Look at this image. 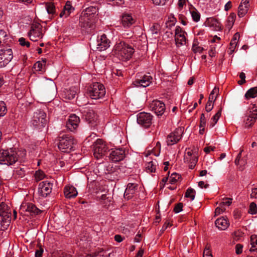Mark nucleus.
Returning a JSON list of instances; mask_svg holds the SVG:
<instances>
[{"mask_svg":"<svg viewBox=\"0 0 257 257\" xmlns=\"http://www.w3.org/2000/svg\"><path fill=\"white\" fill-rule=\"evenodd\" d=\"M13 57V52L11 48H6L0 50V67L6 66L12 60Z\"/></svg>","mask_w":257,"mask_h":257,"instance_id":"8","label":"nucleus"},{"mask_svg":"<svg viewBox=\"0 0 257 257\" xmlns=\"http://www.w3.org/2000/svg\"><path fill=\"white\" fill-rule=\"evenodd\" d=\"M206 25L213 28L215 31H219L221 29V25L220 23L216 19L210 18L207 19L206 22Z\"/></svg>","mask_w":257,"mask_h":257,"instance_id":"25","label":"nucleus"},{"mask_svg":"<svg viewBox=\"0 0 257 257\" xmlns=\"http://www.w3.org/2000/svg\"><path fill=\"white\" fill-rule=\"evenodd\" d=\"M179 34L183 35L184 33L182 32L181 28L179 26H177L175 29V37L177 35H179Z\"/></svg>","mask_w":257,"mask_h":257,"instance_id":"60","label":"nucleus"},{"mask_svg":"<svg viewBox=\"0 0 257 257\" xmlns=\"http://www.w3.org/2000/svg\"><path fill=\"white\" fill-rule=\"evenodd\" d=\"M79 122L80 119L78 116L75 114H71L66 123V127L72 132L78 127Z\"/></svg>","mask_w":257,"mask_h":257,"instance_id":"19","label":"nucleus"},{"mask_svg":"<svg viewBox=\"0 0 257 257\" xmlns=\"http://www.w3.org/2000/svg\"><path fill=\"white\" fill-rule=\"evenodd\" d=\"M160 149H161V144L159 142H158L156 144V146L155 148V150L152 152V153H153L155 156H159V155L160 154Z\"/></svg>","mask_w":257,"mask_h":257,"instance_id":"48","label":"nucleus"},{"mask_svg":"<svg viewBox=\"0 0 257 257\" xmlns=\"http://www.w3.org/2000/svg\"><path fill=\"white\" fill-rule=\"evenodd\" d=\"M20 211L28 212L30 215H37L38 214L41 210L39 209L36 206L31 203H23L20 206Z\"/></svg>","mask_w":257,"mask_h":257,"instance_id":"14","label":"nucleus"},{"mask_svg":"<svg viewBox=\"0 0 257 257\" xmlns=\"http://www.w3.org/2000/svg\"><path fill=\"white\" fill-rule=\"evenodd\" d=\"M64 193L66 198H71L76 197L78 192L74 187L68 185L64 188Z\"/></svg>","mask_w":257,"mask_h":257,"instance_id":"24","label":"nucleus"},{"mask_svg":"<svg viewBox=\"0 0 257 257\" xmlns=\"http://www.w3.org/2000/svg\"><path fill=\"white\" fill-rule=\"evenodd\" d=\"M43 66V64L41 62L38 61L34 64V68L36 71H42Z\"/></svg>","mask_w":257,"mask_h":257,"instance_id":"52","label":"nucleus"},{"mask_svg":"<svg viewBox=\"0 0 257 257\" xmlns=\"http://www.w3.org/2000/svg\"><path fill=\"white\" fill-rule=\"evenodd\" d=\"M232 199L230 198H223L222 201L220 202V204L223 207L224 205L229 206L232 203Z\"/></svg>","mask_w":257,"mask_h":257,"instance_id":"45","label":"nucleus"},{"mask_svg":"<svg viewBox=\"0 0 257 257\" xmlns=\"http://www.w3.org/2000/svg\"><path fill=\"white\" fill-rule=\"evenodd\" d=\"M135 22V20L133 18L130 14H124L122 16L121 23L125 28H128Z\"/></svg>","mask_w":257,"mask_h":257,"instance_id":"23","label":"nucleus"},{"mask_svg":"<svg viewBox=\"0 0 257 257\" xmlns=\"http://www.w3.org/2000/svg\"><path fill=\"white\" fill-rule=\"evenodd\" d=\"M74 10V8L71 6V2L67 1L63 8L62 11L60 14V17L62 18L64 16L65 18H67Z\"/></svg>","mask_w":257,"mask_h":257,"instance_id":"26","label":"nucleus"},{"mask_svg":"<svg viewBox=\"0 0 257 257\" xmlns=\"http://www.w3.org/2000/svg\"><path fill=\"white\" fill-rule=\"evenodd\" d=\"M220 115L221 112L219 111L212 117L211 118V121L210 124V125L211 127H213L217 123Z\"/></svg>","mask_w":257,"mask_h":257,"instance_id":"38","label":"nucleus"},{"mask_svg":"<svg viewBox=\"0 0 257 257\" xmlns=\"http://www.w3.org/2000/svg\"><path fill=\"white\" fill-rule=\"evenodd\" d=\"M82 117L86 121L91 125L95 124L97 120V115L93 110H84L82 112Z\"/></svg>","mask_w":257,"mask_h":257,"instance_id":"16","label":"nucleus"},{"mask_svg":"<svg viewBox=\"0 0 257 257\" xmlns=\"http://www.w3.org/2000/svg\"><path fill=\"white\" fill-rule=\"evenodd\" d=\"M52 184L47 181H43L39 184L38 194L42 197H46L52 191Z\"/></svg>","mask_w":257,"mask_h":257,"instance_id":"13","label":"nucleus"},{"mask_svg":"<svg viewBox=\"0 0 257 257\" xmlns=\"http://www.w3.org/2000/svg\"><path fill=\"white\" fill-rule=\"evenodd\" d=\"M97 42V49L99 51H104L109 47L110 42L104 34L101 36Z\"/></svg>","mask_w":257,"mask_h":257,"instance_id":"21","label":"nucleus"},{"mask_svg":"<svg viewBox=\"0 0 257 257\" xmlns=\"http://www.w3.org/2000/svg\"><path fill=\"white\" fill-rule=\"evenodd\" d=\"M249 212L252 214H255L257 213V206L254 202L250 204Z\"/></svg>","mask_w":257,"mask_h":257,"instance_id":"41","label":"nucleus"},{"mask_svg":"<svg viewBox=\"0 0 257 257\" xmlns=\"http://www.w3.org/2000/svg\"><path fill=\"white\" fill-rule=\"evenodd\" d=\"M75 144V141L72 136L63 135L59 138L58 147L61 151L69 153L73 150Z\"/></svg>","mask_w":257,"mask_h":257,"instance_id":"4","label":"nucleus"},{"mask_svg":"<svg viewBox=\"0 0 257 257\" xmlns=\"http://www.w3.org/2000/svg\"><path fill=\"white\" fill-rule=\"evenodd\" d=\"M175 21V19L173 18L172 19L166 23V27L168 28H171L172 26H174Z\"/></svg>","mask_w":257,"mask_h":257,"instance_id":"53","label":"nucleus"},{"mask_svg":"<svg viewBox=\"0 0 257 257\" xmlns=\"http://www.w3.org/2000/svg\"><path fill=\"white\" fill-rule=\"evenodd\" d=\"M243 245L241 244H237L235 245V252L237 254H240L242 252Z\"/></svg>","mask_w":257,"mask_h":257,"instance_id":"54","label":"nucleus"},{"mask_svg":"<svg viewBox=\"0 0 257 257\" xmlns=\"http://www.w3.org/2000/svg\"><path fill=\"white\" fill-rule=\"evenodd\" d=\"M214 149H215V147H214L209 146V147H205L204 149V151L206 153H209L211 151H213L214 150Z\"/></svg>","mask_w":257,"mask_h":257,"instance_id":"63","label":"nucleus"},{"mask_svg":"<svg viewBox=\"0 0 257 257\" xmlns=\"http://www.w3.org/2000/svg\"><path fill=\"white\" fill-rule=\"evenodd\" d=\"M237 43V41H234V40H231V42L230 43V47L229 48L230 49L231 51H232V52L234 51V50L236 46Z\"/></svg>","mask_w":257,"mask_h":257,"instance_id":"58","label":"nucleus"},{"mask_svg":"<svg viewBox=\"0 0 257 257\" xmlns=\"http://www.w3.org/2000/svg\"><path fill=\"white\" fill-rule=\"evenodd\" d=\"M182 207L183 205L182 203L178 204L174 209V212L176 213L180 212L182 210Z\"/></svg>","mask_w":257,"mask_h":257,"instance_id":"56","label":"nucleus"},{"mask_svg":"<svg viewBox=\"0 0 257 257\" xmlns=\"http://www.w3.org/2000/svg\"><path fill=\"white\" fill-rule=\"evenodd\" d=\"M88 91L92 96H104L105 89L104 86L98 82H95L91 85L88 88Z\"/></svg>","mask_w":257,"mask_h":257,"instance_id":"7","label":"nucleus"},{"mask_svg":"<svg viewBox=\"0 0 257 257\" xmlns=\"http://www.w3.org/2000/svg\"><path fill=\"white\" fill-rule=\"evenodd\" d=\"M7 208V205L4 202H2L0 203V216L3 215L4 213L6 211Z\"/></svg>","mask_w":257,"mask_h":257,"instance_id":"49","label":"nucleus"},{"mask_svg":"<svg viewBox=\"0 0 257 257\" xmlns=\"http://www.w3.org/2000/svg\"><path fill=\"white\" fill-rule=\"evenodd\" d=\"M215 100L214 97H209V100L206 105V110L207 112L210 111L213 107V103Z\"/></svg>","mask_w":257,"mask_h":257,"instance_id":"36","label":"nucleus"},{"mask_svg":"<svg viewBox=\"0 0 257 257\" xmlns=\"http://www.w3.org/2000/svg\"><path fill=\"white\" fill-rule=\"evenodd\" d=\"M152 76L150 75H144L142 79L135 80L133 84L137 87L142 86L146 87L150 85L152 83Z\"/></svg>","mask_w":257,"mask_h":257,"instance_id":"20","label":"nucleus"},{"mask_svg":"<svg viewBox=\"0 0 257 257\" xmlns=\"http://www.w3.org/2000/svg\"><path fill=\"white\" fill-rule=\"evenodd\" d=\"M190 13L191 14V16L194 21L197 22L200 20V15L195 8H193L190 11Z\"/></svg>","mask_w":257,"mask_h":257,"instance_id":"32","label":"nucleus"},{"mask_svg":"<svg viewBox=\"0 0 257 257\" xmlns=\"http://www.w3.org/2000/svg\"><path fill=\"white\" fill-rule=\"evenodd\" d=\"M225 210V207L221 205V204L219 203V206L217 207L215 210V215H218L223 212Z\"/></svg>","mask_w":257,"mask_h":257,"instance_id":"47","label":"nucleus"},{"mask_svg":"<svg viewBox=\"0 0 257 257\" xmlns=\"http://www.w3.org/2000/svg\"><path fill=\"white\" fill-rule=\"evenodd\" d=\"M180 177L179 174L173 173L169 178V182L171 184H174L179 180Z\"/></svg>","mask_w":257,"mask_h":257,"instance_id":"33","label":"nucleus"},{"mask_svg":"<svg viewBox=\"0 0 257 257\" xmlns=\"http://www.w3.org/2000/svg\"><path fill=\"white\" fill-rule=\"evenodd\" d=\"M203 257H212L209 246H206L204 250Z\"/></svg>","mask_w":257,"mask_h":257,"instance_id":"46","label":"nucleus"},{"mask_svg":"<svg viewBox=\"0 0 257 257\" xmlns=\"http://www.w3.org/2000/svg\"><path fill=\"white\" fill-rule=\"evenodd\" d=\"M18 159L16 151L12 149L0 151V164L10 166L14 164Z\"/></svg>","mask_w":257,"mask_h":257,"instance_id":"2","label":"nucleus"},{"mask_svg":"<svg viewBox=\"0 0 257 257\" xmlns=\"http://www.w3.org/2000/svg\"><path fill=\"white\" fill-rule=\"evenodd\" d=\"M257 118V103L253 104L251 110H250L244 120L245 127H251L255 122Z\"/></svg>","mask_w":257,"mask_h":257,"instance_id":"9","label":"nucleus"},{"mask_svg":"<svg viewBox=\"0 0 257 257\" xmlns=\"http://www.w3.org/2000/svg\"><path fill=\"white\" fill-rule=\"evenodd\" d=\"M124 151L122 149L112 150L109 155V159L113 162H118L124 158Z\"/></svg>","mask_w":257,"mask_h":257,"instance_id":"18","label":"nucleus"},{"mask_svg":"<svg viewBox=\"0 0 257 257\" xmlns=\"http://www.w3.org/2000/svg\"><path fill=\"white\" fill-rule=\"evenodd\" d=\"M244 96H257V87L249 89L245 94Z\"/></svg>","mask_w":257,"mask_h":257,"instance_id":"37","label":"nucleus"},{"mask_svg":"<svg viewBox=\"0 0 257 257\" xmlns=\"http://www.w3.org/2000/svg\"><path fill=\"white\" fill-rule=\"evenodd\" d=\"M239 78H240V80L238 81V84L240 85H241L246 82L245 81V74L243 72H241L239 74Z\"/></svg>","mask_w":257,"mask_h":257,"instance_id":"51","label":"nucleus"},{"mask_svg":"<svg viewBox=\"0 0 257 257\" xmlns=\"http://www.w3.org/2000/svg\"><path fill=\"white\" fill-rule=\"evenodd\" d=\"M157 167V162L155 160L148 161L145 164L146 171L149 173L155 172Z\"/></svg>","mask_w":257,"mask_h":257,"instance_id":"27","label":"nucleus"},{"mask_svg":"<svg viewBox=\"0 0 257 257\" xmlns=\"http://www.w3.org/2000/svg\"><path fill=\"white\" fill-rule=\"evenodd\" d=\"M46 114L42 110H37L34 113L31 120L32 124L35 127H43L46 123Z\"/></svg>","mask_w":257,"mask_h":257,"instance_id":"6","label":"nucleus"},{"mask_svg":"<svg viewBox=\"0 0 257 257\" xmlns=\"http://www.w3.org/2000/svg\"><path fill=\"white\" fill-rule=\"evenodd\" d=\"M43 252V250L41 248L37 250L35 252V257H42Z\"/></svg>","mask_w":257,"mask_h":257,"instance_id":"64","label":"nucleus"},{"mask_svg":"<svg viewBox=\"0 0 257 257\" xmlns=\"http://www.w3.org/2000/svg\"><path fill=\"white\" fill-rule=\"evenodd\" d=\"M236 18L235 14L232 13L230 14L226 21V27L230 30L232 27Z\"/></svg>","mask_w":257,"mask_h":257,"instance_id":"28","label":"nucleus"},{"mask_svg":"<svg viewBox=\"0 0 257 257\" xmlns=\"http://www.w3.org/2000/svg\"><path fill=\"white\" fill-rule=\"evenodd\" d=\"M108 2H113L114 5H121L124 3V0H107Z\"/></svg>","mask_w":257,"mask_h":257,"instance_id":"61","label":"nucleus"},{"mask_svg":"<svg viewBox=\"0 0 257 257\" xmlns=\"http://www.w3.org/2000/svg\"><path fill=\"white\" fill-rule=\"evenodd\" d=\"M192 49H193V51L195 53H197V52L201 53L204 50L203 47H200V46H195L194 45L193 46Z\"/></svg>","mask_w":257,"mask_h":257,"instance_id":"55","label":"nucleus"},{"mask_svg":"<svg viewBox=\"0 0 257 257\" xmlns=\"http://www.w3.org/2000/svg\"><path fill=\"white\" fill-rule=\"evenodd\" d=\"M46 9L48 14H54L55 13V7L52 3H47L46 4Z\"/></svg>","mask_w":257,"mask_h":257,"instance_id":"34","label":"nucleus"},{"mask_svg":"<svg viewBox=\"0 0 257 257\" xmlns=\"http://www.w3.org/2000/svg\"><path fill=\"white\" fill-rule=\"evenodd\" d=\"M35 177L36 181H39L45 178V174L43 171L41 170H38L35 172Z\"/></svg>","mask_w":257,"mask_h":257,"instance_id":"39","label":"nucleus"},{"mask_svg":"<svg viewBox=\"0 0 257 257\" xmlns=\"http://www.w3.org/2000/svg\"><path fill=\"white\" fill-rule=\"evenodd\" d=\"M198 186L202 189L207 188L208 186V184H205V182L203 181H201L198 182Z\"/></svg>","mask_w":257,"mask_h":257,"instance_id":"62","label":"nucleus"},{"mask_svg":"<svg viewBox=\"0 0 257 257\" xmlns=\"http://www.w3.org/2000/svg\"><path fill=\"white\" fill-rule=\"evenodd\" d=\"M19 42L20 45L22 46H26L27 48H29L30 46V42L26 41V39L23 37H21L19 39Z\"/></svg>","mask_w":257,"mask_h":257,"instance_id":"43","label":"nucleus"},{"mask_svg":"<svg viewBox=\"0 0 257 257\" xmlns=\"http://www.w3.org/2000/svg\"><path fill=\"white\" fill-rule=\"evenodd\" d=\"M215 225L218 229L224 230L229 226V222L227 218L222 217L216 220Z\"/></svg>","mask_w":257,"mask_h":257,"instance_id":"22","label":"nucleus"},{"mask_svg":"<svg viewBox=\"0 0 257 257\" xmlns=\"http://www.w3.org/2000/svg\"><path fill=\"white\" fill-rule=\"evenodd\" d=\"M219 89L218 88L215 87L214 89L212 90L210 93V95H215L216 96H217L219 94Z\"/></svg>","mask_w":257,"mask_h":257,"instance_id":"59","label":"nucleus"},{"mask_svg":"<svg viewBox=\"0 0 257 257\" xmlns=\"http://www.w3.org/2000/svg\"><path fill=\"white\" fill-rule=\"evenodd\" d=\"M183 128L179 127L174 132L171 133L167 138V144L168 145H173L176 144L181 139L183 134Z\"/></svg>","mask_w":257,"mask_h":257,"instance_id":"10","label":"nucleus"},{"mask_svg":"<svg viewBox=\"0 0 257 257\" xmlns=\"http://www.w3.org/2000/svg\"><path fill=\"white\" fill-rule=\"evenodd\" d=\"M114 55L119 59L126 61L131 59L134 53V48L124 42H120L115 44L112 50Z\"/></svg>","mask_w":257,"mask_h":257,"instance_id":"1","label":"nucleus"},{"mask_svg":"<svg viewBox=\"0 0 257 257\" xmlns=\"http://www.w3.org/2000/svg\"><path fill=\"white\" fill-rule=\"evenodd\" d=\"M44 33L45 29L43 28L41 24L37 22H33L31 25L28 36L31 41L36 42L42 39Z\"/></svg>","mask_w":257,"mask_h":257,"instance_id":"3","label":"nucleus"},{"mask_svg":"<svg viewBox=\"0 0 257 257\" xmlns=\"http://www.w3.org/2000/svg\"><path fill=\"white\" fill-rule=\"evenodd\" d=\"M250 245L251 247L249 249V251L257 253V235H253L251 236Z\"/></svg>","mask_w":257,"mask_h":257,"instance_id":"29","label":"nucleus"},{"mask_svg":"<svg viewBox=\"0 0 257 257\" xmlns=\"http://www.w3.org/2000/svg\"><path fill=\"white\" fill-rule=\"evenodd\" d=\"M152 116L150 113L142 112L137 115L138 123L144 127H149L152 124Z\"/></svg>","mask_w":257,"mask_h":257,"instance_id":"12","label":"nucleus"},{"mask_svg":"<svg viewBox=\"0 0 257 257\" xmlns=\"http://www.w3.org/2000/svg\"><path fill=\"white\" fill-rule=\"evenodd\" d=\"M150 109L158 116L162 115L165 110L164 102L158 100H153L149 104Z\"/></svg>","mask_w":257,"mask_h":257,"instance_id":"11","label":"nucleus"},{"mask_svg":"<svg viewBox=\"0 0 257 257\" xmlns=\"http://www.w3.org/2000/svg\"><path fill=\"white\" fill-rule=\"evenodd\" d=\"M250 196L251 198H257V188H253L251 189Z\"/></svg>","mask_w":257,"mask_h":257,"instance_id":"57","label":"nucleus"},{"mask_svg":"<svg viewBox=\"0 0 257 257\" xmlns=\"http://www.w3.org/2000/svg\"><path fill=\"white\" fill-rule=\"evenodd\" d=\"M246 164V161L245 159L242 158H240V160H239L238 164H235L236 166H237L238 169L242 171L244 169V167Z\"/></svg>","mask_w":257,"mask_h":257,"instance_id":"42","label":"nucleus"},{"mask_svg":"<svg viewBox=\"0 0 257 257\" xmlns=\"http://www.w3.org/2000/svg\"><path fill=\"white\" fill-rule=\"evenodd\" d=\"M184 159L189 163V168L193 169L198 161L197 155L195 152L193 153L192 151L189 150L186 153Z\"/></svg>","mask_w":257,"mask_h":257,"instance_id":"17","label":"nucleus"},{"mask_svg":"<svg viewBox=\"0 0 257 257\" xmlns=\"http://www.w3.org/2000/svg\"><path fill=\"white\" fill-rule=\"evenodd\" d=\"M175 42L177 46L180 47L186 44V38L184 35L179 34L175 36Z\"/></svg>","mask_w":257,"mask_h":257,"instance_id":"30","label":"nucleus"},{"mask_svg":"<svg viewBox=\"0 0 257 257\" xmlns=\"http://www.w3.org/2000/svg\"><path fill=\"white\" fill-rule=\"evenodd\" d=\"M7 112V108L4 101H0V116L5 115Z\"/></svg>","mask_w":257,"mask_h":257,"instance_id":"40","label":"nucleus"},{"mask_svg":"<svg viewBox=\"0 0 257 257\" xmlns=\"http://www.w3.org/2000/svg\"><path fill=\"white\" fill-rule=\"evenodd\" d=\"M206 124V118L204 113H202L200 116V122L199 126L205 127Z\"/></svg>","mask_w":257,"mask_h":257,"instance_id":"50","label":"nucleus"},{"mask_svg":"<svg viewBox=\"0 0 257 257\" xmlns=\"http://www.w3.org/2000/svg\"><path fill=\"white\" fill-rule=\"evenodd\" d=\"M160 30V26L158 24L155 23L151 28V31L153 34H158Z\"/></svg>","mask_w":257,"mask_h":257,"instance_id":"44","label":"nucleus"},{"mask_svg":"<svg viewBox=\"0 0 257 257\" xmlns=\"http://www.w3.org/2000/svg\"><path fill=\"white\" fill-rule=\"evenodd\" d=\"M108 148L105 142L101 139L97 140L94 144L93 155L97 159L103 157L107 153Z\"/></svg>","mask_w":257,"mask_h":257,"instance_id":"5","label":"nucleus"},{"mask_svg":"<svg viewBox=\"0 0 257 257\" xmlns=\"http://www.w3.org/2000/svg\"><path fill=\"white\" fill-rule=\"evenodd\" d=\"M195 196V191L192 188H189L187 190L185 197L189 198L191 201L193 200Z\"/></svg>","mask_w":257,"mask_h":257,"instance_id":"35","label":"nucleus"},{"mask_svg":"<svg viewBox=\"0 0 257 257\" xmlns=\"http://www.w3.org/2000/svg\"><path fill=\"white\" fill-rule=\"evenodd\" d=\"M248 11V7L239 5L238 11V16L240 18L244 17Z\"/></svg>","mask_w":257,"mask_h":257,"instance_id":"31","label":"nucleus"},{"mask_svg":"<svg viewBox=\"0 0 257 257\" xmlns=\"http://www.w3.org/2000/svg\"><path fill=\"white\" fill-rule=\"evenodd\" d=\"M138 185L136 183H129L124 193V197L127 200L131 199L137 192Z\"/></svg>","mask_w":257,"mask_h":257,"instance_id":"15","label":"nucleus"}]
</instances>
